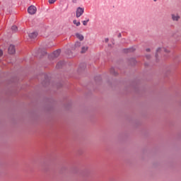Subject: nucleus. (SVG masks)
I'll list each match as a JSON object with an SVG mask.
<instances>
[{
  "instance_id": "1",
  "label": "nucleus",
  "mask_w": 181,
  "mask_h": 181,
  "mask_svg": "<svg viewBox=\"0 0 181 181\" xmlns=\"http://www.w3.org/2000/svg\"><path fill=\"white\" fill-rule=\"evenodd\" d=\"M60 52H61L60 49H57L54 51L52 54L49 55V59H57V57H59V56H60Z\"/></svg>"
},
{
  "instance_id": "2",
  "label": "nucleus",
  "mask_w": 181,
  "mask_h": 181,
  "mask_svg": "<svg viewBox=\"0 0 181 181\" xmlns=\"http://www.w3.org/2000/svg\"><path fill=\"white\" fill-rule=\"evenodd\" d=\"M36 11H37V9L35 6H30L28 8V12L30 13V15H35V13H36Z\"/></svg>"
},
{
  "instance_id": "3",
  "label": "nucleus",
  "mask_w": 181,
  "mask_h": 181,
  "mask_svg": "<svg viewBox=\"0 0 181 181\" xmlns=\"http://www.w3.org/2000/svg\"><path fill=\"white\" fill-rule=\"evenodd\" d=\"M76 13V18H80V16H81V15L84 13V8H81V7L77 8Z\"/></svg>"
},
{
  "instance_id": "4",
  "label": "nucleus",
  "mask_w": 181,
  "mask_h": 181,
  "mask_svg": "<svg viewBox=\"0 0 181 181\" xmlns=\"http://www.w3.org/2000/svg\"><path fill=\"white\" fill-rule=\"evenodd\" d=\"M162 50H163V52H165V53H169V50H168L165 48H161V47H158L156 50V60H158V53H160V52H162Z\"/></svg>"
},
{
  "instance_id": "5",
  "label": "nucleus",
  "mask_w": 181,
  "mask_h": 181,
  "mask_svg": "<svg viewBox=\"0 0 181 181\" xmlns=\"http://www.w3.org/2000/svg\"><path fill=\"white\" fill-rule=\"evenodd\" d=\"M8 53L9 54H15V52H16V50L15 49V45H10L8 47Z\"/></svg>"
},
{
  "instance_id": "6",
  "label": "nucleus",
  "mask_w": 181,
  "mask_h": 181,
  "mask_svg": "<svg viewBox=\"0 0 181 181\" xmlns=\"http://www.w3.org/2000/svg\"><path fill=\"white\" fill-rule=\"evenodd\" d=\"M37 56H45L47 54L46 51L42 49H38L36 52Z\"/></svg>"
},
{
  "instance_id": "7",
  "label": "nucleus",
  "mask_w": 181,
  "mask_h": 181,
  "mask_svg": "<svg viewBox=\"0 0 181 181\" xmlns=\"http://www.w3.org/2000/svg\"><path fill=\"white\" fill-rule=\"evenodd\" d=\"M124 53H132V52H135L134 47L125 48L123 49Z\"/></svg>"
},
{
  "instance_id": "8",
  "label": "nucleus",
  "mask_w": 181,
  "mask_h": 181,
  "mask_svg": "<svg viewBox=\"0 0 181 181\" xmlns=\"http://www.w3.org/2000/svg\"><path fill=\"white\" fill-rule=\"evenodd\" d=\"M171 18H172L173 21H176V22H177V21H179L180 19V16H179V15H177V14H176V15L172 14Z\"/></svg>"
},
{
  "instance_id": "9",
  "label": "nucleus",
  "mask_w": 181,
  "mask_h": 181,
  "mask_svg": "<svg viewBox=\"0 0 181 181\" xmlns=\"http://www.w3.org/2000/svg\"><path fill=\"white\" fill-rule=\"evenodd\" d=\"M30 39H36L37 37V32H33L28 35Z\"/></svg>"
},
{
  "instance_id": "10",
  "label": "nucleus",
  "mask_w": 181,
  "mask_h": 181,
  "mask_svg": "<svg viewBox=\"0 0 181 181\" xmlns=\"http://www.w3.org/2000/svg\"><path fill=\"white\" fill-rule=\"evenodd\" d=\"M76 37L81 41L84 40V36L80 33H76Z\"/></svg>"
},
{
  "instance_id": "11",
  "label": "nucleus",
  "mask_w": 181,
  "mask_h": 181,
  "mask_svg": "<svg viewBox=\"0 0 181 181\" xmlns=\"http://www.w3.org/2000/svg\"><path fill=\"white\" fill-rule=\"evenodd\" d=\"M64 64V62H59L57 64L56 68L57 69H62V67H63Z\"/></svg>"
},
{
  "instance_id": "12",
  "label": "nucleus",
  "mask_w": 181,
  "mask_h": 181,
  "mask_svg": "<svg viewBox=\"0 0 181 181\" xmlns=\"http://www.w3.org/2000/svg\"><path fill=\"white\" fill-rule=\"evenodd\" d=\"M110 74H112V76H118V73L115 71V69L113 67L110 69Z\"/></svg>"
},
{
  "instance_id": "13",
  "label": "nucleus",
  "mask_w": 181,
  "mask_h": 181,
  "mask_svg": "<svg viewBox=\"0 0 181 181\" xmlns=\"http://www.w3.org/2000/svg\"><path fill=\"white\" fill-rule=\"evenodd\" d=\"M136 64V61L135 60L134 58H131L130 59V64L132 66H135V64Z\"/></svg>"
},
{
  "instance_id": "14",
  "label": "nucleus",
  "mask_w": 181,
  "mask_h": 181,
  "mask_svg": "<svg viewBox=\"0 0 181 181\" xmlns=\"http://www.w3.org/2000/svg\"><path fill=\"white\" fill-rule=\"evenodd\" d=\"M87 50H88V47H83L81 53H84L85 52H87Z\"/></svg>"
},
{
  "instance_id": "15",
  "label": "nucleus",
  "mask_w": 181,
  "mask_h": 181,
  "mask_svg": "<svg viewBox=\"0 0 181 181\" xmlns=\"http://www.w3.org/2000/svg\"><path fill=\"white\" fill-rule=\"evenodd\" d=\"M73 23H74V25H76V26H80V25H81L80 21L77 22L76 20H74Z\"/></svg>"
},
{
  "instance_id": "16",
  "label": "nucleus",
  "mask_w": 181,
  "mask_h": 181,
  "mask_svg": "<svg viewBox=\"0 0 181 181\" xmlns=\"http://www.w3.org/2000/svg\"><path fill=\"white\" fill-rule=\"evenodd\" d=\"M11 30H12L13 32H16V30H18V27H17L16 25H13V26L11 27Z\"/></svg>"
},
{
  "instance_id": "17",
  "label": "nucleus",
  "mask_w": 181,
  "mask_h": 181,
  "mask_svg": "<svg viewBox=\"0 0 181 181\" xmlns=\"http://www.w3.org/2000/svg\"><path fill=\"white\" fill-rule=\"evenodd\" d=\"M75 47H80V46H81V42H76V43H75Z\"/></svg>"
},
{
  "instance_id": "18",
  "label": "nucleus",
  "mask_w": 181,
  "mask_h": 181,
  "mask_svg": "<svg viewBox=\"0 0 181 181\" xmlns=\"http://www.w3.org/2000/svg\"><path fill=\"white\" fill-rule=\"evenodd\" d=\"M89 21H90L89 19H88L87 21H83V25L84 26H87V23H88Z\"/></svg>"
},
{
  "instance_id": "19",
  "label": "nucleus",
  "mask_w": 181,
  "mask_h": 181,
  "mask_svg": "<svg viewBox=\"0 0 181 181\" xmlns=\"http://www.w3.org/2000/svg\"><path fill=\"white\" fill-rule=\"evenodd\" d=\"M95 81H97L98 80H101V76H96L95 78Z\"/></svg>"
},
{
  "instance_id": "20",
  "label": "nucleus",
  "mask_w": 181,
  "mask_h": 181,
  "mask_svg": "<svg viewBox=\"0 0 181 181\" xmlns=\"http://www.w3.org/2000/svg\"><path fill=\"white\" fill-rule=\"evenodd\" d=\"M56 2V0H49V4H54Z\"/></svg>"
},
{
  "instance_id": "21",
  "label": "nucleus",
  "mask_w": 181,
  "mask_h": 181,
  "mask_svg": "<svg viewBox=\"0 0 181 181\" xmlns=\"http://www.w3.org/2000/svg\"><path fill=\"white\" fill-rule=\"evenodd\" d=\"M146 57L147 60H149V59H151V55L150 54L146 55Z\"/></svg>"
},
{
  "instance_id": "22",
  "label": "nucleus",
  "mask_w": 181,
  "mask_h": 181,
  "mask_svg": "<svg viewBox=\"0 0 181 181\" xmlns=\"http://www.w3.org/2000/svg\"><path fill=\"white\" fill-rule=\"evenodd\" d=\"M108 41H109L108 38H105V43H108Z\"/></svg>"
},
{
  "instance_id": "23",
  "label": "nucleus",
  "mask_w": 181,
  "mask_h": 181,
  "mask_svg": "<svg viewBox=\"0 0 181 181\" xmlns=\"http://www.w3.org/2000/svg\"><path fill=\"white\" fill-rule=\"evenodd\" d=\"M146 52H151V49H149V48H147V49H146Z\"/></svg>"
},
{
  "instance_id": "24",
  "label": "nucleus",
  "mask_w": 181,
  "mask_h": 181,
  "mask_svg": "<svg viewBox=\"0 0 181 181\" xmlns=\"http://www.w3.org/2000/svg\"><path fill=\"white\" fill-rule=\"evenodd\" d=\"M72 2H73L74 4H76V3L77 2V0H72Z\"/></svg>"
},
{
  "instance_id": "25",
  "label": "nucleus",
  "mask_w": 181,
  "mask_h": 181,
  "mask_svg": "<svg viewBox=\"0 0 181 181\" xmlns=\"http://www.w3.org/2000/svg\"><path fill=\"white\" fill-rule=\"evenodd\" d=\"M2 54H3L2 50H0V57L2 56Z\"/></svg>"
},
{
  "instance_id": "26",
  "label": "nucleus",
  "mask_w": 181,
  "mask_h": 181,
  "mask_svg": "<svg viewBox=\"0 0 181 181\" xmlns=\"http://www.w3.org/2000/svg\"><path fill=\"white\" fill-rule=\"evenodd\" d=\"M121 36H122L121 33H119L118 35H117L118 37H121Z\"/></svg>"
},
{
  "instance_id": "27",
  "label": "nucleus",
  "mask_w": 181,
  "mask_h": 181,
  "mask_svg": "<svg viewBox=\"0 0 181 181\" xmlns=\"http://www.w3.org/2000/svg\"><path fill=\"white\" fill-rule=\"evenodd\" d=\"M42 84H43L44 86H46V85H45V82H43Z\"/></svg>"
},
{
  "instance_id": "28",
  "label": "nucleus",
  "mask_w": 181,
  "mask_h": 181,
  "mask_svg": "<svg viewBox=\"0 0 181 181\" xmlns=\"http://www.w3.org/2000/svg\"><path fill=\"white\" fill-rule=\"evenodd\" d=\"M155 2H156V0H153Z\"/></svg>"
}]
</instances>
